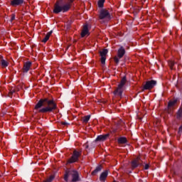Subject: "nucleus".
<instances>
[{"mask_svg":"<svg viewBox=\"0 0 182 182\" xmlns=\"http://www.w3.org/2000/svg\"><path fill=\"white\" fill-rule=\"evenodd\" d=\"M161 9L164 12V8L161 6Z\"/></svg>","mask_w":182,"mask_h":182,"instance_id":"c756f323","label":"nucleus"},{"mask_svg":"<svg viewBox=\"0 0 182 182\" xmlns=\"http://www.w3.org/2000/svg\"><path fill=\"white\" fill-rule=\"evenodd\" d=\"M85 149H87V147H89L87 144L85 145Z\"/></svg>","mask_w":182,"mask_h":182,"instance_id":"7c9ffc66","label":"nucleus"},{"mask_svg":"<svg viewBox=\"0 0 182 182\" xmlns=\"http://www.w3.org/2000/svg\"><path fill=\"white\" fill-rule=\"evenodd\" d=\"M124 53H126V50H124V48L123 47H121L119 50H118V58H119V59H122V56H124Z\"/></svg>","mask_w":182,"mask_h":182,"instance_id":"f8f14e48","label":"nucleus"},{"mask_svg":"<svg viewBox=\"0 0 182 182\" xmlns=\"http://www.w3.org/2000/svg\"><path fill=\"white\" fill-rule=\"evenodd\" d=\"M145 170H149V164H146L144 166Z\"/></svg>","mask_w":182,"mask_h":182,"instance_id":"cd10ccee","label":"nucleus"},{"mask_svg":"<svg viewBox=\"0 0 182 182\" xmlns=\"http://www.w3.org/2000/svg\"><path fill=\"white\" fill-rule=\"evenodd\" d=\"M177 103V100H173V101H170L168 106V107H173V106H174V105H176Z\"/></svg>","mask_w":182,"mask_h":182,"instance_id":"aec40b11","label":"nucleus"},{"mask_svg":"<svg viewBox=\"0 0 182 182\" xmlns=\"http://www.w3.org/2000/svg\"><path fill=\"white\" fill-rule=\"evenodd\" d=\"M31 66H32V63L29 61L26 62L23 68V73H28V72H29V70L31 69Z\"/></svg>","mask_w":182,"mask_h":182,"instance_id":"1a4fd4ad","label":"nucleus"},{"mask_svg":"<svg viewBox=\"0 0 182 182\" xmlns=\"http://www.w3.org/2000/svg\"><path fill=\"white\" fill-rule=\"evenodd\" d=\"M169 67L171 68V70L174 69V63L173 61H169L168 63Z\"/></svg>","mask_w":182,"mask_h":182,"instance_id":"393cba45","label":"nucleus"},{"mask_svg":"<svg viewBox=\"0 0 182 182\" xmlns=\"http://www.w3.org/2000/svg\"><path fill=\"white\" fill-rule=\"evenodd\" d=\"M127 82V80L126 79V77H123L121 80L120 83L118 85V87L114 92V95H115V96H119V97H122V94L123 93V86L126 85Z\"/></svg>","mask_w":182,"mask_h":182,"instance_id":"39448f33","label":"nucleus"},{"mask_svg":"<svg viewBox=\"0 0 182 182\" xmlns=\"http://www.w3.org/2000/svg\"><path fill=\"white\" fill-rule=\"evenodd\" d=\"M139 160H140V158L137 157L136 159L132 161V168H136V167H137L139 166V164H140V162L139 161Z\"/></svg>","mask_w":182,"mask_h":182,"instance_id":"ddd939ff","label":"nucleus"},{"mask_svg":"<svg viewBox=\"0 0 182 182\" xmlns=\"http://www.w3.org/2000/svg\"><path fill=\"white\" fill-rule=\"evenodd\" d=\"M73 0H69V2L63 4L60 1H57L54 5L53 13L60 14V12H68L70 9L71 4Z\"/></svg>","mask_w":182,"mask_h":182,"instance_id":"f03ea898","label":"nucleus"},{"mask_svg":"<svg viewBox=\"0 0 182 182\" xmlns=\"http://www.w3.org/2000/svg\"><path fill=\"white\" fill-rule=\"evenodd\" d=\"M72 178L73 182L78 181L79 180V173H77L76 171L73 169H70L68 171H66L64 180L65 181H68L69 178Z\"/></svg>","mask_w":182,"mask_h":182,"instance_id":"7ed1b4c3","label":"nucleus"},{"mask_svg":"<svg viewBox=\"0 0 182 182\" xmlns=\"http://www.w3.org/2000/svg\"><path fill=\"white\" fill-rule=\"evenodd\" d=\"M118 143L119 144H124L127 143V139H126V137H120L119 139H118Z\"/></svg>","mask_w":182,"mask_h":182,"instance_id":"a211bd4d","label":"nucleus"},{"mask_svg":"<svg viewBox=\"0 0 182 182\" xmlns=\"http://www.w3.org/2000/svg\"><path fill=\"white\" fill-rule=\"evenodd\" d=\"M84 123H87L90 120V115H87L82 118Z\"/></svg>","mask_w":182,"mask_h":182,"instance_id":"4be33fe9","label":"nucleus"},{"mask_svg":"<svg viewBox=\"0 0 182 182\" xmlns=\"http://www.w3.org/2000/svg\"><path fill=\"white\" fill-rule=\"evenodd\" d=\"M80 156H82V151H77L75 150L73 151V156L68 160V163H76V161L79 160V157H80Z\"/></svg>","mask_w":182,"mask_h":182,"instance_id":"423d86ee","label":"nucleus"},{"mask_svg":"<svg viewBox=\"0 0 182 182\" xmlns=\"http://www.w3.org/2000/svg\"><path fill=\"white\" fill-rule=\"evenodd\" d=\"M156 84H157V82H156L155 80L147 81L145 85L144 86L143 90L153 89V87H154V86H156Z\"/></svg>","mask_w":182,"mask_h":182,"instance_id":"0eeeda50","label":"nucleus"},{"mask_svg":"<svg viewBox=\"0 0 182 182\" xmlns=\"http://www.w3.org/2000/svg\"><path fill=\"white\" fill-rule=\"evenodd\" d=\"M109 137V134H105V135H100L97 137L96 141H105Z\"/></svg>","mask_w":182,"mask_h":182,"instance_id":"9b49d317","label":"nucleus"},{"mask_svg":"<svg viewBox=\"0 0 182 182\" xmlns=\"http://www.w3.org/2000/svg\"><path fill=\"white\" fill-rule=\"evenodd\" d=\"M107 49H104L100 51V56H101V63L102 65H105L106 63V55H107Z\"/></svg>","mask_w":182,"mask_h":182,"instance_id":"6e6552de","label":"nucleus"},{"mask_svg":"<svg viewBox=\"0 0 182 182\" xmlns=\"http://www.w3.org/2000/svg\"><path fill=\"white\" fill-rule=\"evenodd\" d=\"M52 35V31L47 33L46 36H45V38L43 39V42L44 43H46V42H48V41H49V38H50V36Z\"/></svg>","mask_w":182,"mask_h":182,"instance_id":"dca6fc26","label":"nucleus"},{"mask_svg":"<svg viewBox=\"0 0 182 182\" xmlns=\"http://www.w3.org/2000/svg\"><path fill=\"white\" fill-rule=\"evenodd\" d=\"M99 18L101 21V23H105V22L110 21V19H112V15H110V13H109L107 10L101 9L100 11Z\"/></svg>","mask_w":182,"mask_h":182,"instance_id":"20e7f679","label":"nucleus"},{"mask_svg":"<svg viewBox=\"0 0 182 182\" xmlns=\"http://www.w3.org/2000/svg\"><path fill=\"white\" fill-rule=\"evenodd\" d=\"M176 117H177V119H181L182 117V108H181L178 110V113L176 114Z\"/></svg>","mask_w":182,"mask_h":182,"instance_id":"5701e85b","label":"nucleus"},{"mask_svg":"<svg viewBox=\"0 0 182 182\" xmlns=\"http://www.w3.org/2000/svg\"><path fill=\"white\" fill-rule=\"evenodd\" d=\"M21 4H23V0H13L11 1V5L13 6H16V5H21Z\"/></svg>","mask_w":182,"mask_h":182,"instance_id":"2eb2a0df","label":"nucleus"},{"mask_svg":"<svg viewBox=\"0 0 182 182\" xmlns=\"http://www.w3.org/2000/svg\"><path fill=\"white\" fill-rule=\"evenodd\" d=\"M102 166L99 165L98 166L96 167V168L92 172V176H96L99 171H102Z\"/></svg>","mask_w":182,"mask_h":182,"instance_id":"4468645a","label":"nucleus"},{"mask_svg":"<svg viewBox=\"0 0 182 182\" xmlns=\"http://www.w3.org/2000/svg\"><path fill=\"white\" fill-rule=\"evenodd\" d=\"M114 60L115 63H117V65H118L119 62H120V58L114 57Z\"/></svg>","mask_w":182,"mask_h":182,"instance_id":"a878e982","label":"nucleus"},{"mask_svg":"<svg viewBox=\"0 0 182 182\" xmlns=\"http://www.w3.org/2000/svg\"><path fill=\"white\" fill-rule=\"evenodd\" d=\"M55 179V176L51 175L49 178L43 181V182H52Z\"/></svg>","mask_w":182,"mask_h":182,"instance_id":"6ab92c4d","label":"nucleus"},{"mask_svg":"<svg viewBox=\"0 0 182 182\" xmlns=\"http://www.w3.org/2000/svg\"><path fill=\"white\" fill-rule=\"evenodd\" d=\"M55 109H56V104L53 100L48 98L40 100L35 107V109L38 110L39 113H48V112H52Z\"/></svg>","mask_w":182,"mask_h":182,"instance_id":"f257e3e1","label":"nucleus"},{"mask_svg":"<svg viewBox=\"0 0 182 182\" xmlns=\"http://www.w3.org/2000/svg\"><path fill=\"white\" fill-rule=\"evenodd\" d=\"M1 65L2 68H6V66H8V63L5 60H1Z\"/></svg>","mask_w":182,"mask_h":182,"instance_id":"412c9836","label":"nucleus"},{"mask_svg":"<svg viewBox=\"0 0 182 182\" xmlns=\"http://www.w3.org/2000/svg\"><path fill=\"white\" fill-rule=\"evenodd\" d=\"M62 124H63L64 126H66V125H68V122H62Z\"/></svg>","mask_w":182,"mask_h":182,"instance_id":"c85d7f7f","label":"nucleus"},{"mask_svg":"<svg viewBox=\"0 0 182 182\" xmlns=\"http://www.w3.org/2000/svg\"><path fill=\"white\" fill-rule=\"evenodd\" d=\"M107 177V171L102 172L100 176V181H104Z\"/></svg>","mask_w":182,"mask_h":182,"instance_id":"f3484780","label":"nucleus"},{"mask_svg":"<svg viewBox=\"0 0 182 182\" xmlns=\"http://www.w3.org/2000/svg\"><path fill=\"white\" fill-rule=\"evenodd\" d=\"M11 22H12V21H15V14L11 15Z\"/></svg>","mask_w":182,"mask_h":182,"instance_id":"bb28decb","label":"nucleus"},{"mask_svg":"<svg viewBox=\"0 0 182 182\" xmlns=\"http://www.w3.org/2000/svg\"><path fill=\"white\" fill-rule=\"evenodd\" d=\"M104 4H105V0H99L98 1V6H99V8H103Z\"/></svg>","mask_w":182,"mask_h":182,"instance_id":"b1692460","label":"nucleus"},{"mask_svg":"<svg viewBox=\"0 0 182 182\" xmlns=\"http://www.w3.org/2000/svg\"><path fill=\"white\" fill-rule=\"evenodd\" d=\"M82 38H85V36H89V28H87V25H85L83 26L82 31L81 32Z\"/></svg>","mask_w":182,"mask_h":182,"instance_id":"9d476101","label":"nucleus"}]
</instances>
